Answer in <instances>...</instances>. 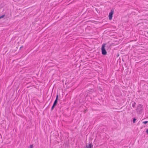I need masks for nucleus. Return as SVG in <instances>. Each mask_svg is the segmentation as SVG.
Instances as JSON below:
<instances>
[{
	"label": "nucleus",
	"instance_id": "nucleus-8",
	"mask_svg": "<svg viewBox=\"0 0 148 148\" xmlns=\"http://www.w3.org/2000/svg\"><path fill=\"white\" fill-rule=\"evenodd\" d=\"M5 16V14L3 15L2 16H0V18L1 19V18H3Z\"/></svg>",
	"mask_w": 148,
	"mask_h": 148
},
{
	"label": "nucleus",
	"instance_id": "nucleus-10",
	"mask_svg": "<svg viewBox=\"0 0 148 148\" xmlns=\"http://www.w3.org/2000/svg\"><path fill=\"white\" fill-rule=\"evenodd\" d=\"M30 147L29 148H33V145H31L30 146Z\"/></svg>",
	"mask_w": 148,
	"mask_h": 148
},
{
	"label": "nucleus",
	"instance_id": "nucleus-6",
	"mask_svg": "<svg viewBox=\"0 0 148 148\" xmlns=\"http://www.w3.org/2000/svg\"><path fill=\"white\" fill-rule=\"evenodd\" d=\"M136 120V119L135 118H133V123H135Z\"/></svg>",
	"mask_w": 148,
	"mask_h": 148
},
{
	"label": "nucleus",
	"instance_id": "nucleus-4",
	"mask_svg": "<svg viewBox=\"0 0 148 148\" xmlns=\"http://www.w3.org/2000/svg\"><path fill=\"white\" fill-rule=\"evenodd\" d=\"M93 146V145L92 144H90L88 145H86L85 148H92Z\"/></svg>",
	"mask_w": 148,
	"mask_h": 148
},
{
	"label": "nucleus",
	"instance_id": "nucleus-1",
	"mask_svg": "<svg viewBox=\"0 0 148 148\" xmlns=\"http://www.w3.org/2000/svg\"><path fill=\"white\" fill-rule=\"evenodd\" d=\"M143 110V106L141 104H140L137 106V108L136 109L137 112L139 114L142 113Z\"/></svg>",
	"mask_w": 148,
	"mask_h": 148
},
{
	"label": "nucleus",
	"instance_id": "nucleus-14",
	"mask_svg": "<svg viewBox=\"0 0 148 148\" xmlns=\"http://www.w3.org/2000/svg\"><path fill=\"white\" fill-rule=\"evenodd\" d=\"M146 132L148 134V129L147 130Z\"/></svg>",
	"mask_w": 148,
	"mask_h": 148
},
{
	"label": "nucleus",
	"instance_id": "nucleus-3",
	"mask_svg": "<svg viewBox=\"0 0 148 148\" xmlns=\"http://www.w3.org/2000/svg\"><path fill=\"white\" fill-rule=\"evenodd\" d=\"M114 13V11L113 10H111L110 12L109 13V19L110 20H111L112 18V15Z\"/></svg>",
	"mask_w": 148,
	"mask_h": 148
},
{
	"label": "nucleus",
	"instance_id": "nucleus-9",
	"mask_svg": "<svg viewBox=\"0 0 148 148\" xmlns=\"http://www.w3.org/2000/svg\"><path fill=\"white\" fill-rule=\"evenodd\" d=\"M148 123V121H146L143 122V123L145 124H146Z\"/></svg>",
	"mask_w": 148,
	"mask_h": 148
},
{
	"label": "nucleus",
	"instance_id": "nucleus-11",
	"mask_svg": "<svg viewBox=\"0 0 148 148\" xmlns=\"http://www.w3.org/2000/svg\"><path fill=\"white\" fill-rule=\"evenodd\" d=\"M54 107H54V106H52V108H51V110H52L53 109V108H54Z\"/></svg>",
	"mask_w": 148,
	"mask_h": 148
},
{
	"label": "nucleus",
	"instance_id": "nucleus-15",
	"mask_svg": "<svg viewBox=\"0 0 148 148\" xmlns=\"http://www.w3.org/2000/svg\"><path fill=\"white\" fill-rule=\"evenodd\" d=\"M146 35H147V36H148V32L147 33Z\"/></svg>",
	"mask_w": 148,
	"mask_h": 148
},
{
	"label": "nucleus",
	"instance_id": "nucleus-12",
	"mask_svg": "<svg viewBox=\"0 0 148 148\" xmlns=\"http://www.w3.org/2000/svg\"><path fill=\"white\" fill-rule=\"evenodd\" d=\"M54 107H54V106H52V108H51V110H52L53 109V108H54Z\"/></svg>",
	"mask_w": 148,
	"mask_h": 148
},
{
	"label": "nucleus",
	"instance_id": "nucleus-2",
	"mask_svg": "<svg viewBox=\"0 0 148 148\" xmlns=\"http://www.w3.org/2000/svg\"><path fill=\"white\" fill-rule=\"evenodd\" d=\"M106 45V44H105L102 45L101 47L102 53L103 55H106L107 54V52L105 48Z\"/></svg>",
	"mask_w": 148,
	"mask_h": 148
},
{
	"label": "nucleus",
	"instance_id": "nucleus-7",
	"mask_svg": "<svg viewBox=\"0 0 148 148\" xmlns=\"http://www.w3.org/2000/svg\"><path fill=\"white\" fill-rule=\"evenodd\" d=\"M135 104H136V103H135V102L134 103H133L132 104V106L134 108L135 107Z\"/></svg>",
	"mask_w": 148,
	"mask_h": 148
},
{
	"label": "nucleus",
	"instance_id": "nucleus-13",
	"mask_svg": "<svg viewBox=\"0 0 148 148\" xmlns=\"http://www.w3.org/2000/svg\"><path fill=\"white\" fill-rule=\"evenodd\" d=\"M56 104L53 103V106L55 107L56 106Z\"/></svg>",
	"mask_w": 148,
	"mask_h": 148
},
{
	"label": "nucleus",
	"instance_id": "nucleus-5",
	"mask_svg": "<svg viewBox=\"0 0 148 148\" xmlns=\"http://www.w3.org/2000/svg\"><path fill=\"white\" fill-rule=\"evenodd\" d=\"M58 95H57L56 100H55V101H54V103H53L54 104H56V105L57 104V103L58 102Z\"/></svg>",
	"mask_w": 148,
	"mask_h": 148
}]
</instances>
